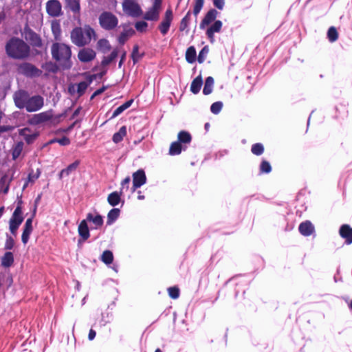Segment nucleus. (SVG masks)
I'll return each instance as SVG.
<instances>
[{"mask_svg": "<svg viewBox=\"0 0 352 352\" xmlns=\"http://www.w3.org/2000/svg\"><path fill=\"white\" fill-rule=\"evenodd\" d=\"M122 194H120V191L118 192H113L109 195L107 197V201L108 203L112 206H117L120 201V197Z\"/></svg>", "mask_w": 352, "mask_h": 352, "instance_id": "a878e982", "label": "nucleus"}, {"mask_svg": "<svg viewBox=\"0 0 352 352\" xmlns=\"http://www.w3.org/2000/svg\"><path fill=\"white\" fill-rule=\"evenodd\" d=\"M131 56H132V58H133L134 63L138 61V59L140 58V56L138 53V45L134 46Z\"/></svg>", "mask_w": 352, "mask_h": 352, "instance_id": "864d4df0", "label": "nucleus"}, {"mask_svg": "<svg viewBox=\"0 0 352 352\" xmlns=\"http://www.w3.org/2000/svg\"><path fill=\"white\" fill-rule=\"evenodd\" d=\"M65 8L69 9L74 16H79L80 12V0H65Z\"/></svg>", "mask_w": 352, "mask_h": 352, "instance_id": "2eb2a0df", "label": "nucleus"}, {"mask_svg": "<svg viewBox=\"0 0 352 352\" xmlns=\"http://www.w3.org/2000/svg\"><path fill=\"white\" fill-rule=\"evenodd\" d=\"M208 53V49L207 47H204L199 52L198 56V61L201 63L204 61L207 54Z\"/></svg>", "mask_w": 352, "mask_h": 352, "instance_id": "09e8293b", "label": "nucleus"}, {"mask_svg": "<svg viewBox=\"0 0 352 352\" xmlns=\"http://www.w3.org/2000/svg\"><path fill=\"white\" fill-rule=\"evenodd\" d=\"M32 230V217H31L26 220L24 226V230L21 236L22 241L24 244L28 243Z\"/></svg>", "mask_w": 352, "mask_h": 352, "instance_id": "f3484780", "label": "nucleus"}, {"mask_svg": "<svg viewBox=\"0 0 352 352\" xmlns=\"http://www.w3.org/2000/svg\"><path fill=\"white\" fill-rule=\"evenodd\" d=\"M190 12L189 11V12H188L186 15L182 19L180 25H179V30L180 31H184L187 28V27L188 25V22L190 21Z\"/></svg>", "mask_w": 352, "mask_h": 352, "instance_id": "79ce46f5", "label": "nucleus"}, {"mask_svg": "<svg viewBox=\"0 0 352 352\" xmlns=\"http://www.w3.org/2000/svg\"><path fill=\"white\" fill-rule=\"evenodd\" d=\"M202 78L201 76L196 77L192 82L190 85V91L194 94H197L199 92L202 86Z\"/></svg>", "mask_w": 352, "mask_h": 352, "instance_id": "b1692460", "label": "nucleus"}, {"mask_svg": "<svg viewBox=\"0 0 352 352\" xmlns=\"http://www.w3.org/2000/svg\"><path fill=\"white\" fill-rule=\"evenodd\" d=\"M43 104V98L40 96L29 97L25 109L28 112L36 111L42 108Z\"/></svg>", "mask_w": 352, "mask_h": 352, "instance_id": "6e6552de", "label": "nucleus"}, {"mask_svg": "<svg viewBox=\"0 0 352 352\" xmlns=\"http://www.w3.org/2000/svg\"><path fill=\"white\" fill-rule=\"evenodd\" d=\"M178 142L181 143H190L191 141V135L188 132L182 131L178 133Z\"/></svg>", "mask_w": 352, "mask_h": 352, "instance_id": "72a5a7b5", "label": "nucleus"}, {"mask_svg": "<svg viewBox=\"0 0 352 352\" xmlns=\"http://www.w3.org/2000/svg\"><path fill=\"white\" fill-rule=\"evenodd\" d=\"M162 0H155L152 7L146 12L144 18L146 20L157 21L161 10Z\"/></svg>", "mask_w": 352, "mask_h": 352, "instance_id": "1a4fd4ad", "label": "nucleus"}, {"mask_svg": "<svg viewBox=\"0 0 352 352\" xmlns=\"http://www.w3.org/2000/svg\"><path fill=\"white\" fill-rule=\"evenodd\" d=\"M339 38V34L338 33L337 29L331 26V42H334L337 41V39Z\"/></svg>", "mask_w": 352, "mask_h": 352, "instance_id": "13d9d810", "label": "nucleus"}, {"mask_svg": "<svg viewBox=\"0 0 352 352\" xmlns=\"http://www.w3.org/2000/svg\"><path fill=\"white\" fill-rule=\"evenodd\" d=\"M96 38L94 30L89 25L76 27L71 32V41L78 47H83L88 45L92 38Z\"/></svg>", "mask_w": 352, "mask_h": 352, "instance_id": "f03ea898", "label": "nucleus"}, {"mask_svg": "<svg viewBox=\"0 0 352 352\" xmlns=\"http://www.w3.org/2000/svg\"><path fill=\"white\" fill-rule=\"evenodd\" d=\"M10 230L11 232V233L14 235H16V230L18 229V228L19 227V226L16 223H15V222L14 221H10Z\"/></svg>", "mask_w": 352, "mask_h": 352, "instance_id": "6e6d98bb", "label": "nucleus"}, {"mask_svg": "<svg viewBox=\"0 0 352 352\" xmlns=\"http://www.w3.org/2000/svg\"><path fill=\"white\" fill-rule=\"evenodd\" d=\"M148 26V24L145 21H139L137 22L135 25V27L138 31L144 32Z\"/></svg>", "mask_w": 352, "mask_h": 352, "instance_id": "8fccbe9b", "label": "nucleus"}, {"mask_svg": "<svg viewBox=\"0 0 352 352\" xmlns=\"http://www.w3.org/2000/svg\"><path fill=\"white\" fill-rule=\"evenodd\" d=\"M17 71L19 74L28 77H38L41 75L42 71L29 63H23L18 65Z\"/></svg>", "mask_w": 352, "mask_h": 352, "instance_id": "39448f33", "label": "nucleus"}, {"mask_svg": "<svg viewBox=\"0 0 352 352\" xmlns=\"http://www.w3.org/2000/svg\"><path fill=\"white\" fill-rule=\"evenodd\" d=\"M46 12L52 17H58L63 14L62 5L58 0H49L45 5Z\"/></svg>", "mask_w": 352, "mask_h": 352, "instance_id": "0eeeda50", "label": "nucleus"}, {"mask_svg": "<svg viewBox=\"0 0 352 352\" xmlns=\"http://www.w3.org/2000/svg\"><path fill=\"white\" fill-rule=\"evenodd\" d=\"M52 58L56 60L63 69H69L72 66L70 60L72 51L67 45L55 43L51 47Z\"/></svg>", "mask_w": 352, "mask_h": 352, "instance_id": "f257e3e1", "label": "nucleus"}, {"mask_svg": "<svg viewBox=\"0 0 352 352\" xmlns=\"http://www.w3.org/2000/svg\"><path fill=\"white\" fill-rule=\"evenodd\" d=\"M98 20L101 28L108 31L113 30L118 24L117 16L110 12H102Z\"/></svg>", "mask_w": 352, "mask_h": 352, "instance_id": "20e7f679", "label": "nucleus"}, {"mask_svg": "<svg viewBox=\"0 0 352 352\" xmlns=\"http://www.w3.org/2000/svg\"><path fill=\"white\" fill-rule=\"evenodd\" d=\"M222 27V23L221 21H216L214 24H212L206 32V34L208 36L211 43H213L214 41V34L216 32H219Z\"/></svg>", "mask_w": 352, "mask_h": 352, "instance_id": "aec40b11", "label": "nucleus"}, {"mask_svg": "<svg viewBox=\"0 0 352 352\" xmlns=\"http://www.w3.org/2000/svg\"><path fill=\"white\" fill-rule=\"evenodd\" d=\"M14 242L12 237L8 236L6 244H5V248L6 250H11L14 246Z\"/></svg>", "mask_w": 352, "mask_h": 352, "instance_id": "5fc2aeb1", "label": "nucleus"}, {"mask_svg": "<svg viewBox=\"0 0 352 352\" xmlns=\"http://www.w3.org/2000/svg\"><path fill=\"white\" fill-rule=\"evenodd\" d=\"M120 210L118 208L111 209L107 215V223L111 224L113 221L118 219L120 215Z\"/></svg>", "mask_w": 352, "mask_h": 352, "instance_id": "f704fd0d", "label": "nucleus"}, {"mask_svg": "<svg viewBox=\"0 0 352 352\" xmlns=\"http://www.w3.org/2000/svg\"><path fill=\"white\" fill-rule=\"evenodd\" d=\"M131 181L130 177H126L124 179H123L121 182V189H120V194L124 193V190L126 189V190L129 188V184Z\"/></svg>", "mask_w": 352, "mask_h": 352, "instance_id": "3c124183", "label": "nucleus"}, {"mask_svg": "<svg viewBox=\"0 0 352 352\" xmlns=\"http://www.w3.org/2000/svg\"><path fill=\"white\" fill-rule=\"evenodd\" d=\"M28 98V93L24 91H17L14 96V103L19 109L25 108Z\"/></svg>", "mask_w": 352, "mask_h": 352, "instance_id": "f8f14e48", "label": "nucleus"}, {"mask_svg": "<svg viewBox=\"0 0 352 352\" xmlns=\"http://www.w3.org/2000/svg\"><path fill=\"white\" fill-rule=\"evenodd\" d=\"M19 133L20 135L23 137L28 144L32 143L38 136L36 133L31 132L28 128L20 129Z\"/></svg>", "mask_w": 352, "mask_h": 352, "instance_id": "6ab92c4d", "label": "nucleus"}, {"mask_svg": "<svg viewBox=\"0 0 352 352\" xmlns=\"http://www.w3.org/2000/svg\"><path fill=\"white\" fill-rule=\"evenodd\" d=\"M38 175H36L35 177H32L31 175H29L28 176V182H34L36 179H37Z\"/></svg>", "mask_w": 352, "mask_h": 352, "instance_id": "774afa93", "label": "nucleus"}, {"mask_svg": "<svg viewBox=\"0 0 352 352\" xmlns=\"http://www.w3.org/2000/svg\"><path fill=\"white\" fill-rule=\"evenodd\" d=\"M173 20V12L170 10H167L165 13V16L159 26L161 33L164 35L168 32L171 21Z\"/></svg>", "mask_w": 352, "mask_h": 352, "instance_id": "4468645a", "label": "nucleus"}, {"mask_svg": "<svg viewBox=\"0 0 352 352\" xmlns=\"http://www.w3.org/2000/svg\"><path fill=\"white\" fill-rule=\"evenodd\" d=\"M6 52L8 55L15 59H23L29 56L30 47L21 39L13 38L7 43Z\"/></svg>", "mask_w": 352, "mask_h": 352, "instance_id": "7ed1b4c3", "label": "nucleus"}, {"mask_svg": "<svg viewBox=\"0 0 352 352\" xmlns=\"http://www.w3.org/2000/svg\"><path fill=\"white\" fill-rule=\"evenodd\" d=\"M214 85V79L212 77L209 76L206 79L203 93L205 95H208L212 93V87Z\"/></svg>", "mask_w": 352, "mask_h": 352, "instance_id": "c85d7f7f", "label": "nucleus"}, {"mask_svg": "<svg viewBox=\"0 0 352 352\" xmlns=\"http://www.w3.org/2000/svg\"><path fill=\"white\" fill-rule=\"evenodd\" d=\"M23 142H20L16 144V146L14 148L13 151H12V157L14 159L17 158L21 155V153L23 151Z\"/></svg>", "mask_w": 352, "mask_h": 352, "instance_id": "37998d69", "label": "nucleus"}, {"mask_svg": "<svg viewBox=\"0 0 352 352\" xmlns=\"http://www.w3.org/2000/svg\"><path fill=\"white\" fill-rule=\"evenodd\" d=\"M182 145L178 142H174L170 144L169 154L171 155H179L182 152Z\"/></svg>", "mask_w": 352, "mask_h": 352, "instance_id": "c9c22d12", "label": "nucleus"}, {"mask_svg": "<svg viewBox=\"0 0 352 352\" xmlns=\"http://www.w3.org/2000/svg\"><path fill=\"white\" fill-rule=\"evenodd\" d=\"M339 234L344 239L346 244L352 243V228L349 224H342L339 229Z\"/></svg>", "mask_w": 352, "mask_h": 352, "instance_id": "ddd939ff", "label": "nucleus"}, {"mask_svg": "<svg viewBox=\"0 0 352 352\" xmlns=\"http://www.w3.org/2000/svg\"><path fill=\"white\" fill-rule=\"evenodd\" d=\"M14 127L12 126H0V134L4 132L10 131L13 130Z\"/></svg>", "mask_w": 352, "mask_h": 352, "instance_id": "680f3d73", "label": "nucleus"}, {"mask_svg": "<svg viewBox=\"0 0 352 352\" xmlns=\"http://www.w3.org/2000/svg\"><path fill=\"white\" fill-rule=\"evenodd\" d=\"M217 14V12L215 10H210L208 12L200 24V28L204 29L206 26L212 23L216 19Z\"/></svg>", "mask_w": 352, "mask_h": 352, "instance_id": "4be33fe9", "label": "nucleus"}, {"mask_svg": "<svg viewBox=\"0 0 352 352\" xmlns=\"http://www.w3.org/2000/svg\"><path fill=\"white\" fill-rule=\"evenodd\" d=\"M95 51L91 48H82L78 54V58L82 63H88L96 58Z\"/></svg>", "mask_w": 352, "mask_h": 352, "instance_id": "9b49d317", "label": "nucleus"}, {"mask_svg": "<svg viewBox=\"0 0 352 352\" xmlns=\"http://www.w3.org/2000/svg\"><path fill=\"white\" fill-rule=\"evenodd\" d=\"M85 220L92 221L96 226H101L103 223L102 216L96 215L94 217L91 213H89L87 215V219Z\"/></svg>", "mask_w": 352, "mask_h": 352, "instance_id": "4c0bfd02", "label": "nucleus"}, {"mask_svg": "<svg viewBox=\"0 0 352 352\" xmlns=\"http://www.w3.org/2000/svg\"><path fill=\"white\" fill-rule=\"evenodd\" d=\"M10 221H14V222H15V223L20 226L21 223L23 221V217H12V218L10 219Z\"/></svg>", "mask_w": 352, "mask_h": 352, "instance_id": "052dcab7", "label": "nucleus"}, {"mask_svg": "<svg viewBox=\"0 0 352 352\" xmlns=\"http://www.w3.org/2000/svg\"><path fill=\"white\" fill-rule=\"evenodd\" d=\"M168 292L170 297L173 299L177 298L179 296V289L176 287H169Z\"/></svg>", "mask_w": 352, "mask_h": 352, "instance_id": "49530a36", "label": "nucleus"}, {"mask_svg": "<svg viewBox=\"0 0 352 352\" xmlns=\"http://www.w3.org/2000/svg\"><path fill=\"white\" fill-rule=\"evenodd\" d=\"M133 100H130L118 107L113 113L112 118H115L128 109L132 104Z\"/></svg>", "mask_w": 352, "mask_h": 352, "instance_id": "7c9ffc66", "label": "nucleus"}, {"mask_svg": "<svg viewBox=\"0 0 352 352\" xmlns=\"http://www.w3.org/2000/svg\"><path fill=\"white\" fill-rule=\"evenodd\" d=\"M52 33L56 40H60L61 36V28L60 23L57 21H53L51 24Z\"/></svg>", "mask_w": 352, "mask_h": 352, "instance_id": "c756f323", "label": "nucleus"}, {"mask_svg": "<svg viewBox=\"0 0 352 352\" xmlns=\"http://www.w3.org/2000/svg\"><path fill=\"white\" fill-rule=\"evenodd\" d=\"M126 126H123L120 129L118 132L116 133L113 135V141L115 143L120 142L121 140H122L123 138L126 135Z\"/></svg>", "mask_w": 352, "mask_h": 352, "instance_id": "473e14b6", "label": "nucleus"}, {"mask_svg": "<svg viewBox=\"0 0 352 352\" xmlns=\"http://www.w3.org/2000/svg\"><path fill=\"white\" fill-rule=\"evenodd\" d=\"M53 116L52 111H47L34 116L33 121L36 124L42 123L50 120Z\"/></svg>", "mask_w": 352, "mask_h": 352, "instance_id": "412c9836", "label": "nucleus"}, {"mask_svg": "<svg viewBox=\"0 0 352 352\" xmlns=\"http://www.w3.org/2000/svg\"><path fill=\"white\" fill-rule=\"evenodd\" d=\"M14 262L13 254L10 252H6L1 259V265L3 267H8L12 265Z\"/></svg>", "mask_w": 352, "mask_h": 352, "instance_id": "cd10ccee", "label": "nucleus"}, {"mask_svg": "<svg viewBox=\"0 0 352 352\" xmlns=\"http://www.w3.org/2000/svg\"><path fill=\"white\" fill-rule=\"evenodd\" d=\"M204 6V0H195V5L194 7L193 13L197 16L201 11Z\"/></svg>", "mask_w": 352, "mask_h": 352, "instance_id": "de8ad7c7", "label": "nucleus"}, {"mask_svg": "<svg viewBox=\"0 0 352 352\" xmlns=\"http://www.w3.org/2000/svg\"><path fill=\"white\" fill-rule=\"evenodd\" d=\"M196 50L194 47H188L186 52V59L189 63H192L195 61Z\"/></svg>", "mask_w": 352, "mask_h": 352, "instance_id": "2f4dec72", "label": "nucleus"}, {"mask_svg": "<svg viewBox=\"0 0 352 352\" xmlns=\"http://www.w3.org/2000/svg\"><path fill=\"white\" fill-rule=\"evenodd\" d=\"M124 12L131 16H138L141 14V8L135 0H124L122 3Z\"/></svg>", "mask_w": 352, "mask_h": 352, "instance_id": "423d86ee", "label": "nucleus"}, {"mask_svg": "<svg viewBox=\"0 0 352 352\" xmlns=\"http://www.w3.org/2000/svg\"><path fill=\"white\" fill-rule=\"evenodd\" d=\"M103 91H104V88L99 89L96 90V91L94 93V94L92 95V96H91V99H92V98H94L96 96H98V95H99V94H102V93L103 92Z\"/></svg>", "mask_w": 352, "mask_h": 352, "instance_id": "338daca9", "label": "nucleus"}, {"mask_svg": "<svg viewBox=\"0 0 352 352\" xmlns=\"http://www.w3.org/2000/svg\"><path fill=\"white\" fill-rule=\"evenodd\" d=\"M29 35H30V41L31 42V44L33 46L41 47V45H42V41H41L40 36L38 34H36L34 32H30L29 34Z\"/></svg>", "mask_w": 352, "mask_h": 352, "instance_id": "e433bc0d", "label": "nucleus"}, {"mask_svg": "<svg viewBox=\"0 0 352 352\" xmlns=\"http://www.w3.org/2000/svg\"><path fill=\"white\" fill-rule=\"evenodd\" d=\"M118 54V51L117 49L113 50L111 54L109 56L104 57L102 60V65H107L110 64L117 56Z\"/></svg>", "mask_w": 352, "mask_h": 352, "instance_id": "ea45409f", "label": "nucleus"}, {"mask_svg": "<svg viewBox=\"0 0 352 352\" xmlns=\"http://www.w3.org/2000/svg\"><path fill=\"white\" fill-rule=\"evenodd\" d=\"M97 49L103 53L109 52L111 49L109 41L105 38L100 39L97 43Z\"/></svg>", "mask_w": 352, "mask_h": 352, "instance_id": "bb28decb", "label": "nucleus"}, {"mask_svg": "<svg viewBox=\"0 0 352 352\" xmlns=\"http://www.w3.org/2000/svg\"><path fill=\"white\" fill-rule=\"evenodd\" d=\"M22 211L19 206L16 207L13 212L12 217H22Z\"/></svg>", "mask_w": 352, "mask_h": 352, "instance_id": "0e129e2a", "label": "nucleus"}, {"mask_svg": "<svg viewBox=\"0 0 352 352\" xmlns=\"http://www.w3.org/2000/svg\"><path fill=\"white\" fill-rule=\"evenodd\" d=\"M76 85L77 87V96L79 97L85 93V90L88 87L89 83L86 81H82Z\"/></svg>", "mask_w": 352, "mask_h": 352, "instance_id": "a19ab883", "label": "nucleus"}, {"mask_svg": "<svg viewBox=\"0 0 352 352\" xmlns=\"http://www.w3.org/2000/svg\"><path fill=\"white\" fill-rule=\"evenodd\" d=\"M69 91L72 95H77V87L76 84H73L69 87Z\"/></svg>", "mask_w": 352, "mask_h": 352, "instance_id": "e2e57ef3", "label": "nucleus"}, {"mask_svg": "<svg viewBox=\"0 0 352 352\" xmlns=\"http://www.w3.org/2000/svg\"><path fill=\"white\" fill-rule=\"evenodd\" d=\"M272 168L269 162L263 161L261 164V170L263 173H268L271 171Z\"/></svg>", "mask_w": 352, "mask_h": 352, "instance_id": "603ef678", "label": "nucleus"}, {"mask_svg": "<svg viewBox=\"0 0 352 352\" xmlns=\"http://www.w3.org/2000/svg\"><path fill=\"white\" fill-rule=\"evenodd\" d=\"M300 233L303 236H310L315 230L314 225L309 221L301 223L298 228Z\"/></svg>", "mask_w": 352, "mask_h": 352, "instance_id": "dca6fc26", "label": "nucleus"}, {"mask_svg": "<svg viewBox=\"0 0 352 352\" xmlns=\"http://www.w3.org/2000/svg\"><path fill=\"white\" fill-rule=\"evenodd\" d=\"M78 233L83 240L89 237V230L87 226V220H82L78 226Z\"/></svg>", "mask_w": 352, "mask_h": 352, "instance_id": "5701e85b", "label": "nucleus"}, {"mask_svg": "<svg viewBox=\"0 0 352 352\" xmlns=\"http://www.w3.org/2000/svg\"><path fill=\"white\" fill-rule=\"evenodd\" d=\"M101 260L107 265L111 264L113 260V253L109 250L104 251L101 256Z\"/></svg>", "mask_w": 352, "mask_h": 352, "instance_id": "58836bf2", "label": "nucleus"}, {"mask_svg": "<svg viewBox=\"0 0 352 352\" xmlns=\"http://www.w3.org/2000/svg\"><path fill=\"white\" fill-rule=\"evenodd\" d=\"M96 336V331L93 329H91L89 333V339L92 340Z\"/></svg>", "mask_w": 352, "mask_h": 352, "instance_id": "69168bd1", "label": "nucleus"}, {"mask_svg": "<svg viewBox=\"0 0 352 352\" xmlns=\"http://www.w3.org/2000/svg\"><path fill=\"white\" fill-rule=\"evenodd\" d=\"M223 103L221 102H216L211 105L210 110L213 113L217 114L221 111Z\"/></svg>", "mask_w": 352, "mask_h": 352, "instance_id": "a18cd8bd", "label": "nucleus"}, {"mask_svg": "<svg viewBox=\"0 0 352 352\" xmlns=\"http://www.w3.org/2000/svg\"><path fill=\"white\" fill-rule=\"evenodd\" d=\"M214 5L218 8L221 10L224 6V0H213Z\"/></svg>", "mask_w": 352, "mask_h": 352, "instance_id": "bf43d9fd", "label": "nucleus"}, {"mask_svg": "<svg viewBox=\"0 0 352 352\" xmlns=\"http://www.w3.org/2000/svg\"><path fill=\"white\" fill-rule=\"evenodd\" d=\"M79 165L78 161H75L74 163L69 164L66 168L63 169L59 173V177L61 179L63 176H68L70 173L76 170Z\"/></svg>", "mask_w": 352, "mask_h": 352, "instance_id": "393cba45", "label": "nucleus"}, {"mask_svg": "<svg viewBox=\"0 0 352 352\" xmlns=\"http://www.w3.org/2000/svg\"><path fill=\"white\" fill-rule=\"evenodd\" d=\"M58 142L60 144L63 145V146L67 145L69 144V140L66 137H64L61 139L53 140L50 142L52 143V142Z\"/></svg>", "mask_w": 352, "mask_h": 352, "instance_id": "4d7b16f0", "label": "nucleus"}, {"mask_svg": "<svg viewBox=\"0 0 352 352\" xmlns=\"http://www.w3.org/2000/svg\"><path fill=\"white\" fill-rule=\"evenodd\" d=\"M123 31L118 38L120 44L123 45L131 36L135 34V31L129 26H123Z\"/></svg>", "mask_w": 352, "mask_h": 352, "instance_id": "a211bd4d", "label": "nucleus"}, {"mask_svg": "<svg viewBox=\"0 0 352 352\" xmlns=\"http://www.w3.org/2000/svg\"><path fill=\"white\" fill-rule=\"evenodd\" d=\"M146 182V177L144 171L140 169L133 173V186L132 191L134 192L137 188L141 187Z\"/></svg>", "mask_w": 352, "mask_h": 352, "instance_id": "9d476101", "label": "nucleus"}, {"mask_svg": "<svg viewBox=\"0 0 352 352\" xmlns=\"http://www.w3.org/2000/svg\"><path fill=\"white\" fill-rule=\"evenodd\" d=\"M252 152L256 155H260L264 151L263 146L261 144H255L252 146Z\"/></svg>", "mask_w": 352, "mask_h": 352, "instance_id": "c03bdc74", "label": "nucleus"}]
</instances>
